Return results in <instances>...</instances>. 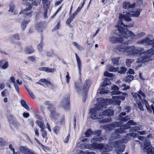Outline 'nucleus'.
Masks as SVG:
<instances>
[{"label": "nucleus", "instance_id": "nucleus-1", "mask_svg": "<svg viewBox=\"0 0 154 154\" xmlns=\"http://www.w3.org/2000/svg\"><path fill=\"white\" fill-rule=\"evenodd\" d=\"M140 11H132L127 12L125 14H119V20L117 24L116 25V30L112 31L111 33V37L112 38H123L135 37L136 35L132 31L128 30L127 27H131L134 26V23L128 25H125L122 22L121 19H124L127 22L131 20V17H138L140 14Z\"/></svg>", "mask_w": 154, "mask_h": 154}, {"label": "nucleus", "instance_id": "nucleus-2", "mask_svg": "<svg viewBox=\"0 0 154 154\" xmlns=\"http://www.w3.org/2000/svg\"><path fill=\"white\" fill-rule=\"evenodd\" d=\"M131 94L134 98L136 100V103H134V106L136 108L139 109L140 110L143 111V109L141 103V101H143L148 112L151 113L152 110L154 114V103L152 104L150 106L147 101L144 100L145 96L141 90H140L138 93H132Z\"/></svg>", "mask_w": 154, "mask_h": 154}, {"label": "nucleus", "instance_id": "nucleus-3", "mask_svg": "<svg viewBox=\"0 0 154 154\" xmlns=\"http://www.w3.org/2000/svg\"><path fill=\"white\" fill-rule=\"evenodd\" d=\"M127 53L128 55L135 56L140 53V57L137 59L136 62L137 63H145L151 61V59L149 56L147 55V53L145 52L143 48H136L134 46H128Z\"/></svg>", "mask_w": 154, "mask_h": 154}, {"label": "nucleus", "instance_id": "nucleus-4", "mask_svg": "<svg viewBox=\"0 0 154 154\" xmlns=\"http://www.w3.org/2000/svg\"><path fill=\"white\" fill-rule=\"evenodd\" d=\"M101 131L98 130L96 131L95 134V136L91 140V142L92 144L87 145L85 143H82L81 144L80 147L82 149L88 148L90 149L94 150L103 148L104 147L103 144H97V142L102 140L106 139V136L104 135L103 137H101L100 135Z\"/></svg>", "mask_w": 154, "mask_h": 154}, {"label": "nucleus", "instance_id": "nucleus-5", "mask_svg": "<svg viewBox=\"0 0 154 154\" xmlns=\"http://www.w3.org/2000/svg\"><path fill=\"white\" fill-rule=\"evenodd\" d=\"M136 124V123L133 120L129 121L125 126H120L119 128L115 130L114 133L111 136L110 140L119 138L120 137V134L126 133L125 130L129 128L131 125H135Z\"/></svg>", "mask_w": 154, "mask_h": 154}, {"label": "nucleus", "instance_id": "nucleus-6", "mask_svg": "<svg viewBox=\"0 0 154 154\" xmlns=\"http://www.w3.org/2000/svg\"><path fill=\"white\" fill-rule=\"evenodd\" d=\"M90 118L93 119H101L103 118V112L98 107L94 106L90 111Z\"/></svg>", "mask_w": 154, "mask_h": 154}, {"label": "nucleus", "instance_id": "nucleus-7", "mask_svg": "<svg viewBox=\"0 0 154 154\" xmlns=\"http://www.w3.org/2000/svg\"><path fill=\"white\" fill-rule=\"evenodd\" d=\"M127 142V141L120 140L116 141L113 142V146L114 147L117 148V154H122V153H119V152H122L124 150L125 147L122 144L123 143H126ZM125 154H128V153H126Z\"/></svg>", "mask_w": 154, "mask_h": 154}, {"label": "nucleus", "instance_id": "nucleus-8", "mask_svg": "<svg viewBox=\"0 0 154 154\" xmlns=\"http://www.w3.org/2000/svg\"><path fill=\"white\" fill-rule=\"evenodd\" d=\"M112 100L107 98H100L98 103L94 105L101 109V108H106L107 105L111 103Z\"/></svg>", "mask_w": 154, "mask_h": 154}, {"label": "nucleus", "instance_id": "nucleus-9", "mask_svg": "<svg viewBox=\"0 0 154 154\" xmlns=\"http://www.w3.org/2000/svg\"><path fill=\"white\" fill-rule=\"evenodd\" d=\"M128 43L127 42L124 43L116 47L113 49V51L116 53H123L125 52L127 53L128 48Z\"/></svg>", "mask_w": 154, "mask_h": 154}, {"label": "nucleus", "instance_id": "nucleus-10", "mask_svg": "<svg viewBox=\"0 0 154 154\" xmlns=\"http://www.w3.org/2000/svg\"><path fill=\"white\" fill-rule=\"evenodd\" d=\"M122 95H123L112 96V98L114 100L113 101L115 105L117 104L119 106L121 103V101L119 100L121 99L122 100H124L125 98V96L127 95V94L126 93H123Z\"/></svg>", "mask_w": 154, "mask_h": 154}, {"label": "nucleus", "instance_id": "nucleus-11", "mask_svg": "<svg viewBox=\"0 0 154 154\" xmlns=\"http://www.w3.org/2000/svg\"><path fill=\"white\" fill-rule=\"evenodd\" d=\"M60 106L65 109H69L70 107L69 97H67L64 98L61 101Z\"/></svg>", "mask_w": 154, "mask_h": 154}, {"label": "nucleus", "instance_id": "nucleus-12", "mask_svg": "<svg viewBox=\"0 0 154 154\" xmlns=\"http://www.w3.org/2000/svg\"><path fill=\"white\" fill-rule=\"evenodd\" d=\"M150 143L148 142L147 143H144V148L143 149L144 152H146L147 154H153L154 153V148L152 146L148 147Z\"/></svg>", "mask_w": 154, "mask_h": 154}, {"label": "nucleus", "instance_id": "nucleus-13", "mask_svg": "<svg viewBox=\"0 0 154 154\" xmlns=\"http://www.w3.org/2000/svg\"><path fill=\"white\" fill-rule=\"evenodd\" d=\"M121 125V122H113L110 125H105L104 127V128L107 131H109L113 128L117 127Z\"/></svg>", "mask_w": 154, "mask_h": 154}, {"label": "nucleus", "instance_id": "nucleus-14", "mask_svg": "<svg viewBox=\"0 0 154 154\" xmlns=\"http://www.w3.org/2000/svg\"><path fill=\"white\" fill-rule=\"evenodd\" d=\"M138 44H143L145 45H151L154 47V39H143L137 42Z\"/></svg>", "mask_w": 154, "mask_h": 154}, {"label": "nucleus", "instance_id": "nucleus-15", "mask_svg": "<svg viewBox=\"0 0 154 154\" xmlns=\"http://www.w3.org/2000/svg\"><path fill=\"white\" fill-rule=\"evenodd\" d=\"M19 150L23 154H34L32 151L26 146H20L19 148Z\"/></svg>", "mask_w": 154, "mask_h": 154}, {"label": "nucleus", "instance_id": "nucleus-16", "mask_svg": "<svg viewBox=\"0 0 154 154\" xmlns=\"http://www.w3.org/2000/svg\"><path fill=\"white\" fill-rule=\"evenodd\" d=\"M8 120L10 124V127L12 129H14V127L18 128L20 126V124L14 119H9Z\"/></svg>", "mask_w": 154, "mask_h": 154}, {"label": "nucleus", "instance_id": "nucleus-17", "mask_svg": "<svg viewBox=\"0 0 154 154\" xmlns=\"http://www.w3.org/2000/svg\"><path fill=\"white\" fill-rule=\"evenodd\" d=\"M51 112L50 117L52 119H54V121L56 122V120L58 119L59 115L55 111L54 107L49 110Z\"/></svg>", "mask_w": 154, "mask_h": 154}, {"label": "nucleus", "instance_id": "nucleus-18", "mask_svg": "<svg viewBox=\"0 0 154 154\" xmlns=\"http://www.w3.org/2000/svg\"><path fill=\"white\" fill-rule=\"evenodd\" d=\"M31 8V6H29L28 8H26L23 11H21L20 12L19 14H24V17H31L32 16V14L31 12H27L26 11L30 10Z\"/></svg>", "mask_w": 154, "mask_h": 154}, {"label": "nucleus", "instance_id": "nucleus-19", "mask_svg": "<svg viewBox=\"0 0 154 154\" xmlns=\"http://www.w3.org/2000/svg\"><path fill=\"white\" fill-rule=\"evenodd\" d=\"M135 6V3L131 4L129 2H125L123 4V8L125 9L134 8Z\"/></svg>", "mask_w": 154, "mask_h": 154}, {"label": "nucleus", "instance_id": "nucleus-20", "mask_svg": "<svg viewBox=\"0 0 154 154\" xmlns=\"http://www.w3.org/2000/svg\"><path fill=\"white\" fill-rule=\"evenodd\" d=\"M112 89L114 91L111 92L112 95L119 94L122 93L118 91L119 89V88L117 86L115 85H112L111 87Z\"/></svg>", "mask_w": 154, "mask_h": 154}, {"label": "nucleus", "instance_id": "nucleus-21", "mask_svg": "<svg viewBox=\"0 0 154 154\" xmlns=\"http://www.w3.org/2000/svg\"><path fill=\"white\" fill-rule=\"evenodd\" d=\"M102 112L103 117L104 116H112L114 113V112L113 110L109 109L105 110Z\"/></svg>", "mask_w": 154, "mask_h": 154}, {"label": "nucleus", "instance_id": "nucleus-22", "mask_svg": "<svg viewBox=\"0 0 154 154\" xmlns=\"http://www.w3.org/2000/svg\"><path fill=\"white\" fill-rule=\"evenodd\" d=\"M91 85V81L89 80H87L84 83L83 86V90L84 91H87Z\"/></svg>", "mask_w": 154, "mask_h": 154}, {"label": "nucleus", "instance_id": "nucleus-23", "mask_svg": "<svg viewBox=\"0 0 154 154\" xmlns=\"http://www.w3.org/2000/svg\"><path fill=\"white\" fill-rule=\"evenodd\" d=\"M35 27L38 31L42 32L45 29V27L43 24L41 22L37 23L35 26Z\"/></svg>", "mask_w": 154, "mask_h": 154}, {"label": "nucleus", "instance_id": "nucleus-24", "mask_svg": "<svg viewBox=\"0 0 154 154\" xmlns=\"http://www.w3.org/2000/svg\"><path fill=\"white\" fill-rule=\"evenodd\" d=\"M8 62L4 60H0V67L3 69H5L8 68Z\"/></svg>", "mask_w": 154, "mask_h": 154}, {"label": "nucleus", "instance_id": "nucleus-25", "mask_svg": "<svg viewBox=\"0 0 154 154\" xmlns=\"http://www.w3.org/2000/svg\"><path fill=\"white\" fill-rule=\"evenodd\" d=\"M29 20L24 19L22 22L21 24V27L23 30H24L28 23L29 22Z\"/></svg>", "mask_w": 154, "mask_h": 154}, {"label": "nucleus", "instance_id": "nucleus-26", "mask_svg": "<svg viewBox=\"0 0 154 154\" xmlns=\"http://www.w3.org/2000/svg\"><path fill=\"white\" fill-rule=\"evenodd\" d=\"M40 70H43L48 72H52L55 71L54 68H50L48 67H41L39 68Z\"/></svg>", "mask_w": 154, "mask_h": 154}, {"label": "nucleus", "instance_id": "nucleus-27", "mask_svg": "<svg viewBox=\"0 0 154 154\" xmlns=\"http://www.w3.org/2000/svg\"><path fill=\"white\" fill-rule=\"evenodd\" d=\"M76 60L77 61V64L79 70V72H80L82 65L81 61L79 57L78 56L77 54H75Z\"/></svg>", "mask_w": 154, "mask_h": 154}, {"label": "nucleus", "instance_id": "nucleus-28", "mask_svg": "<svg viewBox=\"0 0 154 154\" xmlns=\"http://www.w3.org/2000/svg\"><path fill=\"white\" fill-rule=\"evenodd\" d=\"M120 57H114L112 59V63L115 65H118L120 63V61L119 60Z\"/></svg>", "mask_w": 154, "mask_h": 154}, {"label": "nucleus", "instance_id": "nucleus-29", "mask_svg": "<svg viewBox=\"0 0 154 154\" xmlns=\"http://www.w3.org/2000/svg\"><path fill=\"white\" fill-rule=\"evenodd\" d=\"M103 146L104 147H103V148L99 149H102L104 151V152L102 153L101 154H108L106 152L111 151L112 149V148L111 147H110L109 148L108 146H104L103 145Z\"/></svg>", "mask_w": 154, "mask_h": 154}, {"label": "nucleus", "instance_id": "nucleus-30", "mask_svg": "<svg viewBox=\"0 0 154 154\" xmlns=\"http://www.w3.org/2000/svg\"><path fill=\"white\" fill-rule=\"evenodd\" d=\"M25 51L26 53L29 54L34 52L35 50L31 46L26 47L25 49Z\"/></svg>", "mask_w": 154, "mask_h": 154}, {"label": "nucleus", "instance_id": "nucleus-31", "mask_svg": "<svg viewBox=\"0 0 154 154\" xmlns=\"http://www.w3.org/2000/svg\"><path fill=\"white\" fill-rule=\"evenodd\" d=\"M104 86L102 87L101 88H100L98 91L99 93L101 94H107L110 92V91L109 90H106L104 88Z\"/></svg>", "mask_w": 154, "mask_h": 154}, {"label": "nucleus", "instance_id": "nucleus-32", "mask_svg": "<svg viewBox=\"0 0 154 154\" xmlns=\"http://www.w3.org/2000/svg\"><path fill=\"white\" fill-rule=\"evenodd\" d=\"M37 124L41 128V132H43L44 130V128L45 127V125L41 121H37Z\"/></svg>", "mask_w": 154, "mask_h": 154}, {"label": "nucleus", "instance_id": "nucleus-33", "mask_svg": "<svg viewBox=\"0 0 154 154\" xmlns=\"http://www.w3.org/2000/svg\"><path fill=\"white\" fill-rule=\"evenodd\" d=\"M126 68L124 66H122L119 69V70L118 71V72L120 74H122L125 72L126 71Z\"/></svg>", "mask_w": 154, "mask_h": 154}, {"label": "nucleus", "instance_id": "nucleus-34", "mask_svg": "<svg viewBox=\"0 0 154 154\" xmlns=\"http://www.w3.org/2000/svg\"><path fill=\"white\" fill-rule=\"evenodd\" d=\"M44 9H48L49 7L50 2L49 1H43Z\"/></svg>", "mask_w": 154, "mask_h": 154}, {"label": "nucleus", "instance_id": "nucleus-35", "mask_svg": "<svg viewBox=\"0 0 154 154\" xmlns=\"http://www.w3.org/2000/svg\"><path fill=\"white\" fill-rule=\"evenodd\" d=\"M44 104L47 106V108L49 109V110L54 107L48 101H45L44 103Z\"/></svg>", "mask_w": 154, "mask_h": 154}, {"label": "nucleus", "instance_id": "nucleus-36", "mask_svg": "<svg viewBox=\"0 0 154 154\" xmlns=\"http://www.w3.org/2000/svg\"><path fill=\"white\" fill-rule=\"evenodd\" d=\"M111 83L109 79H106L104 80L103 83L101 84L102 87L105 86L106 85H110Z\"/></svg>", "mask_w": 154, "mask_h": 154}, {"label": "nucleus", "instance_id": "nucleus-37", "mask_svg": "<svg viewBox=\"0 0 154 154\" xmlns=\"http://www.w3.org/2000/svg\"><path fill=\"white\" fill-rule=\"evenodd\" d=\"M20 103L22 106L24 108H25L26 109L28 110H29V107L26 104V103L25 100H22L20 102Z\"/></svg>", "mask_w": 154, "mask_h": 154}, {"label": "nucleus", "instance_id": "nucleus-38", "mask_svg": "<svg viewBox=\"0 0 154 154\" xmlns=\"http://www.w3.org/2000/svg\"><path fill=\"white\" fill-rule=\"evenodd\" d=\"M134 78V76L131 75H128L125 78V81L126 82H129L132 81Z\"/></svg>", "mask_w": 154, "mask_h": 154}, {"label": "nucleus", "instance_id": "nucleus-39", "mask_svg": "<svg viewBox=\"0 0 154 154\" xmlns=\"http://www.w3.org/2000/svg\"><path fill=\"white\" fill-rule=\"evenodd\" d=\"M93 134V132L91 129H88L85 133V136L86 137H90Z\"/></svg>", "mask_w": 154, "mask_h": 154}, {"label": "nucleus", "instance_id": "nucleus-40", "mask_svg": "<svg viewBox=\"0 0 154 154\" xmlns=\"http://www.w3.org/2000/svg\"><path fill=\"white\" fill-rule=\"evenodd\" d=\"M39 82H40L45 83L46 85H50L51 83L50 81H48L45 79H42L39 80Z\"/></svg>", "mask_w": 154, "mask_h": 154}, {"label": "nucleus", "instance_id": "nucleus-41", "mask_svg": "<svg viewBox=\"0 0 154 154\" xmlns=\"http://www.w3.org/2000/svg\"><path fill=\"white\" fill-rule=\"evenodd\" d=\"M123 39H111L110 42L113 43L122 42H123Z\"/></svg>", "mask_w": 154, "mask_h": 154}, {"label": "nucleus", "instance_id": "nucleus-42", "mask_svg": "<svg viewBox=\"0 0 154 154\" xmlns=\"http://www.w3.org/2000/svg\"><path fill=\"white\" fill-rule=\"evenodd\" d=\"M60 27V21H59L57 23V25L54 27L52 29V31L53 32L59 29Z\"/></svg>", "mask_w": 154, "mask_h": 154}, {"label": "nucleus", "instance_id": "nucleus-43", "mask_svg": "<svg viewBox=\"0 0 154 154\" xmlns=\"http://www.w3.org/2000/svg\"><path fill=\"white\" fill-rule=\"evenodd\" d=\"M9 7L10 9L8 11L13 12L15 8V5L13 3H11L9 5Z\"/></svg>", "mask_w": 154, "mask_h": 154}, {"label": "nucleus", "instance_id": "nucleus-44", "mask_svg": "<svg viewBox=\"0 0 154 154\" xmlns=\"http://www.w3.org/2000/svg\"><path fill=\"white\" fill-rule=\"evenodd\" d=\"M119 70V67H114L113 66H111L109 69V70L110 72H116Z\"/></svg>", "mask_w": 154, "mask_h": 154}, {"label": "nucleus", "instance_id": "nucleus-45", "mask_svg": "<svg viewBox=\"0 0 154 154\" xmlns=\"http://www.w3.org/2000/svg\"><path fill=\"white\" fill-rule=\"evenodd\" d=\"M81 82H75V88L77 91L79 89L81 85Z\"/></svg>", "mask_w": 154, "mask_h": 154}, {"label": "nucleus", "instance_id": "nucleus-46", "mask_svg": "<svg viewBox=\"0 0 154 154\" xmlns=\"http://www.w3.org/2000/svg\"><path fill=\"white\" fill-rule=\"evenodd\" d=\"M145 35V33L144 32H141L139 33H137L136 36V37L138 38H141L143 37V36Z\"/></svg>", "mask_w": 154, "mask_h": 154}, {"label": "nucleus", "instance_id": "nucleus-47", "mask_svg": "<svg viewBox=\"0 0 154 154\" xmlns=\"http://www.w3.org/2000/svg\"><path fill=\"white\" fill-rule=\"evenodd\" d=\"M72 44L78 49L79 50H82V48L80 45H79L76 42H73Z\"/></svg>", "mask_w": 154, "mask_h": 154}, {"label": "nucleus", "instance_id": "nucleus-48", "mask_svg": "<svg viewBox=\"0 0 154 154\" xmlns=\"http://www.w3.org/2000/svg\"><path fill=\"white\" fill-rule=\"evenodd\" d=\"M133 60L131 59H127L126 60V64L128 67H130L131 66V63L133 62Z\"/></svg>", "mask_w": 154, "mask_h": 154}, {"label": "nucleus", "instance_id": "nucleus-49", "mask_svg": "<svg viewBox=\"0 0 154 154\" xmlns=\"http://www.w3.org/2000/svg\"><path fill=\"white\" fill-rule=\"evenodd\" d=\"M147 55L151 57L150 55H153L154 54V49H150L146 51Z\"/></svg>", "mask_w": 154, "mask_h": 154}, {"label": "nucleus", "instance_id": "nucleus-50", "mask_svg": "<svg viewBox=\"0 0 154 154\" xmlns=\"http://www.w3.org/2000/svg\"><path fill=\"white\" fill-rule=\"evenodd\" d=\"M121 88L123 90L125 91L129 89L130 87L126 84H124L121 86Z\"/></svg>", "mask_w": 154, "mask_h": 154}, {"label": "nucleus", "instance_id": "nucleus-51", "mask_svg": "<svg viewBox=\"0 0 154 154\" xmlns=\"http://www.w3.org/2000/svg\"><path fill=\"white\" fill-rule=\"evenodd\" d=\"M26 88L31 97L32 98H35V96L33 94L32 92L27 88Z\"/></svg>", "mask_w": 154, "mask_h": 154}, {"label": "nucleus", "instance_id": "nucleus-52", "mask_svg": "<svg viewBox=\"0 0 154 154\" xmlns=\"http://www.w3.org/2000/svg\"><path fill=\"white\" fill-rule=\"evenodd\" d=\"M28 60H30L32 62H35L36 61V59L34 56H30L28 57Z\"/></svg>", "mask_w": 154, "mask_h": 154}, {"label": "nucleus", "instance_id": "nucleus-53", "mask_svg": "<svg viewBox=\"0 0 154 154\" xmlns=\"http://www.w3.org/2000/svg\"><path fill=\"white\" fill-rule=\"evenodd\" d=\"M60 130V128L59 127L56 126L54 128V131L55 134H57L59 132Z\"/></svg>", "mask_w": 154, "mask_h": 154}, {"label": "nucleus", "instance_id": "nucleus-54", "mask_svg": "<svg viewBox=\"0 0 154 154\" xmlns=\"http://www.w3.org/2000/svg\"><path fill=\"white\" fill-rule=\"evenodd\" d=\"M5 142L2 138H0V145L1 146H3L5 145Z\"/></svg>", "mask_w": 154, "mask_h": 154}, {"label": "nucleus", "instance_id": "nucleus-55", "mask_svg": "<svg viewBox=\"0 0 154 154\" xmlns=\"http://www.w3.org/2000/svg\"><path fill=\"white\" fill-rule=\"evenodd\" d=\"M59 122L60 125H62L64 123V117L62 116L60 119H59Z\"/></svg>", "mask_w": 154, "mask_h": 154}, {"label": "nucleus", "instance_id": "nucleus-56", "mask_svg": "<svg viewBox=\"0 0 154 154\" xmlns=\"http://www.w3.org/2000/svg\"><path fill=\"white\" fill-rule=\"evenodd\" d=\"M43 43L41 42L38 46V48L39 51H42Z\"/></svg>", "mask_w": 154, "mask_h": 154}, {"label": "nucleus", "instance_id": "nucleus-57", "mask_svg": "<svg viewBox=\"0 0 154 154\" xmlns=\"http://www.w3.org/2000/svg\"><path fill=\"white\" fill-rule=\"evenodd\" d=\"M140 129V127L138 126H135L134 127L132 128L131 129L132 132H134V131H136L139 130Z\"/></svg>", "mask_w": 154, "mask_h": 154}, {"label": "nucleus", "instance_id": "nucleus-58", "mask_svg": "<svg viewBox=\"0 0 154 154\" xmlns=\"http://www.w3.org/2000/svg\"><path fill=\"white\" fill-rule=\"evenodd\" d=\"M104 75L106 76L111 77L112 76V73H109L108 72L106 71L104 73Z\"/></svg>", "mask_w": 154, "mask_h": 154}, {"label": "nucleus", "instance_id": "nucleus-59", "mask_svg": "<svg viewBox=\"0 0 154 154\" xmlns=\"http://www.w3.org/2000/svg\"><path fill=\"white\" fill-rule=\"evenodd\" d=\"M67 75H66V80L67 83H69V82L70 79V77L69 76V72H67Z\"/></svg>", "mask_w": 154, "mask_h": 154}, {"label": "nucleus", "instance_id": "nucleus-60", "mask_svg": "<svg viewBox=\"0 0 154 154\" xmlns=\"http://www.w3.org/2000/svg\"><path fill=\"white\" fill-rule=\"evenodd\" d=\"M95 154V153L93 152H89L86 151L85 153H84L82 151H81L80 152V154Z\"/></svg>", "mask_w": 154, "mask_h": 154}, {"label": "nucleus", "instance_id": "nucleus-61", "mask_svg": "<svg viewBox=\"0 0 154 154\" xmlns=\"http://www.w3.org/2000/svg\"><path fill=\"white\" fill-rule=\"evenodd\" d=\"M138 139L142 141L143 142H144L146 141V139L145 137H144L143 136H140L138 137Z\"/></svg>", "mask_w": 154, "mask_h": 154}, {"label": "nucleus", "instance_id": "nucleus-62", "mask_svg": "<svg viewBox=\"0 0 154 154\" xmlns=\"http://www.w3.org/2000/svg\"><path fill=\"white\" fill-rule=\"evenodd\" d=\"M130 119V117L128 116H126L125 118L122 119V120L123 121L126 122Z\"/></svg>", "mask_w": 154, "mask_h": 154}, {"label": "nucleus", "instance_id": "nucleus-63", "mask_svg": "<svg viewBox=\"0 0 154 154\" xmlns=\"http://www.w3.org/2000/svg\"><path fill=\"white\" fill-rule=\"evenodd\" d=\"M9 148L10 149L12 150V153L13 154H15V152H14V149L13 148L12 145H11V144L9 145Z\"/></svg>", "mask_w": 154, "mask_h": 154}, {"label": "nucleus", "instance_id": "nucleus-64", "mask_svg": "<svg viewBox=\"0 0 154 154\" xmlns=\"http://www.w3.org/2000/svg\"><path fill=\"white\" fill-rule=\"evenodd\" d=\"M45 10V11L44 12V17L45 18H48L47 16V12L48 9H44Z\"/></svg>", "mask_w": 154, "mask_h": 154}]
</instances>
